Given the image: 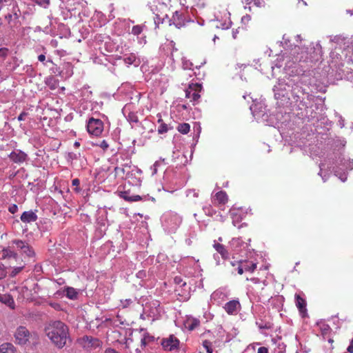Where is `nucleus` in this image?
<instances>
[{
    "instance_id": "obj_1",
    "label": "nucleus",
    "mask_w": 353,
    "mask_h": 353,
    "mask_svg": "<svg viewBox=\"0 0 353 353\" xmlns=\"http://www.w3.org/2000/svg\"><path fill=\"white\" fill-rule=\"evenodd\" d=\"M44 332L52 343L58 348L63 347L69 339L68 327L60 321L48 323L44 328Z\"/></svg>"
},
{
    "instance_id": "obj_2",
    "label": "nucleus",
    "mask_w": 353,
    "mask_h": 353,
    "mask_svg": "<svg viewBox=\"0 0 353 353\" xmlns=\"http://www.w3.org/2000/svg\"><path fill=\"white\" fill-rule=\"evenodd\" d=\"M37 336L36 332H31L23 325L17 327L14 332V339L16 344L26 345L30 342V340Z\"/></svg>"
},
{
    "instance_id": "obj_3",
    "label": "nucleus",
    "mask_w": 353,
    "mask_h": 353,
    "mask_svg": "<svg viewBox=\"0 0 353 353\" xmlns=\"http://www.w3.org/2000/svg\"><path fill=\"white\" fill-rule=\"evenodd\" d=\"M202 90V85L199 83H190L185 90V97L189 99L193 105L198 102L201 97L200 92Z\"/></svg>"
},
{
    "instance_id": "obj_4",
    "label": "nucleus",
    "mask_w": 353,
    "mask_h": 353,
    "mask_svg": "<svg viewBox=\"0 0 353 353\" xmlns=\"http://www.w3.org/2000/svg\"><path fill=\"white\" fill-rule=\"evenodd\" d=\"M180 341L173 334H170L168 337L163 339L161 345L166 351H175L179 348Z\"/></svg>"
},
{
    "instance_id": "obj_5",
    "label": "nucleus",
    "mask_w": 353,
    "mask_h": 353,
    "mask_svg": "<svg viewBox=\"0 0 353 353\" xmlns=\"http://www.w3.org/2000/svg\"><path fill=\"white\" fill-rule=\"evenodd\" d=\"M104 128L103 122L98 119L90 118V135L99 137Z\"/></svg>"
},
{
    "instance_id": "obj_6",
    "label": "nucleus",
    "mask_w": 353,
    "mask_h": 353,
    "mask_svg": "<svg viewBox=\"0 0 353 353\" xmlns=\"http://www.w3.org/2000/svg\"><path fill=\"white\" fill-rule=\"evenodd\" d=\"M12 243L17 246V248L21 251L22 254H25L28 257H33L34 251L32 248L26 242L19 239L12 241Z\"/></svg>"
},
{
    "instance_id": "obj_7",
    "label": "nucleus",
    "mask_w": 353,
    "mask_h": 353,
    "mask_svg": "<svg viewBox=\"0 0 353 353\" xmlns=\"http://www.w3.org/2000/svg\"><path fill=\"white\" fill-rule=\"evenodd\" d=\"M241 303L237 299L227 302L223 307L225 311L229 315H236L237 312L241 310Z\"/></svg>"
},
{
    "instance_id": "obj_8",
    "label": "nucleus",
    "mask_w": 353,
    "mask_h": 353,
    "mask_svg": "<svg viewBox=\"0 0 353 353\" xmlns=\"http://www.w3.org/2000/svg\"><path fill=\"white\" fill-rule=\"evenodd\" d=\"M170 25L173 24L176 28H180L185 25V18L181 13L176 11L173 13L171 19L168 21Z\"/></svg>"
},
{
    "instance_id": "obj_9",
    "label": "nucleus",
    "mask_w": 353,
    "mask_h": 353,
    "mask_svg": "<svg viewBox=\"0 0 353 353\" xmlns=\"http://www.w3.org/2000/svg\"><path fill=\"white\" fill-rule=\"evenodd\" d=\"M295 303L296 306L297 307L299 313L302 316V317H305L307 315V308H306V301L304 298H303L300 294H295Z\"/></svg>"
},
{
    "instance_id": "obj_10",
    "label": "nucleus",
    "mask_w": 353,
    "mask_h": 353,
    "mask_svg": "<svg viewBox=\"0 0 353 353\" xmlns=\"http://www.w3.org/2000/svg\"><path fill=\"white\" fill-rule=\"evenodd\" d=\"M27 157V154L21 150L13 151L9 155L10 160L16 163H21L24 162L26 160Z\"/></svg>"
},
{
    "instance_id": "obj_11",
    "label": "nucleus",
    "mask_w": 353,
    "mask_h": 353,
    "mask_svg": "<svg viewBox=\"0 0 353 353\" xmlns=\"http://www.w3.org/2000/svg\"><path fill=\"white\" fill-rule=\"evenodd\" d=\"M214 204L221 207L224 205L228 201V196L225 191L221 190L214 195Z\"/></svg>"
},
{
    "instance_id": "obj_12",
    "label": "nucleus",
    "mask_w": 353,
    "mask_h": 353,
    "mask_svg": "<svg viewBox=\"0 0 353 353\" xmlns=\"http://www.w3.org/2000/svg\"><path fill=\"white\" fill-rule=\"evenodd\" d=\"M1 259H17L18 258V254L14 252L10 247L3 248L0 252Z\"/></svg>"
},
{
    "instance_id": "obj_13",
    "label": "nucleus",
    "mask_w": 353,
    "mask_h": 353,
    "mask_svg": "<svg viewBox=\"0 0 353 353\" xmlns=\"http://www.w3.org/2000/svg\"><path fill=\"white\" fill-rule=\"evenodd\" d=\"M37 219V215L32 211H26L21 216V220L23 223L34 222Z\"/></svg>"
},
{
    "instance_id": "obj_14",
    "label": "nucleus",
    "mask_w": 353,
    "mask_h": 353,
    "mask_svg": "<svg viewBox=\"0 0 353 353\" xmlns=\"http://www.w3.org/2000/svg\"><path fill=\"white\" fill-rule=\"evenodd\" d=\"M0 353H17V350L12 343H4L0 345Z\"/></svg>"
},
{
    "instance_id": "obj_15",
    "label": "nucleus",
    "mask_w": 353,
    "mask_h": 353,
    "mask_svg": "<svg viewBox=\"0 0 353 353\" xmlns=\"http://www.w3.org/2000/svg\"><path fill=\"white\" fill-rule=\"evenodd\" d=\"M213 246L223 259H228L229 258V253L223 245L217 243H214Z\"/></svg>"
},
{
    "instance_id": "obj_16",
    "label": "nucleus",
    "mask_w": 353,
    "mask_h": 353,
    "mask_svg": "<svg viewBox=\"0 0 353 353\" xmlns=\"http://www.w3.org/2000/svg\"><path fill=\"white\" fill-rule=\"evenodd\" d=\"M239 263L243 265L244 272H253L256 268V264L252 261H240Z\"/></svg>"
},
{
    "instance_id": "obj_17",
    "label": "nucleus",
    "mask_w": 353,
    "mask_h": 353,
    "mask_svg": "<svg viewBox=\"0 0 353 353\" xmlns=\"http://www.w3.org/2000/svg\"><path fill=\"white\" fill-rule=\"evenodd\" d=\"M120 197L123 198L125 201L129 202L139 201L142 200V197L139 195L129 196L127 192H121Z\"/></svg>"
},
{
    "instance_id": "obj_18",
    "label": "nucleus",
    "mask_w": 353,
    "mask_h": 353,
    "mask_svg": "<svg viewBox=\"0 0 353 353\" xmlns=\"http://www.w3.org/2000/svg\"><path fill=\"white\" fill-rule=\"evenodd\" d=\"M0 301L12 309L14 307V299L8 294H0Z\"/></svg>"
},
{
    "instance_id": "obj_19",
    "label": "nucleus",
    "mask_w": 353,
    "mask_h": 353,
    "mask_svg": "<svg viewBox=\"0 0 353 353\" xmlns=\"http://www.w3.org/2000/svg\"><path fill=\"white\" fill-rule=\"evenodd\" d=\"M102 346V342L97 338L90 337V350H101Z\"/></svg>"
},
{
    "instance_id": "obj_20",
    "label": "nucleus",
    "mask_w": 353,
    "mask_h": 353,
    "mask_svg": "<svg viewBox=\"0 0 353 353\" xmlns=\"http://www.w3.org/2000/svg\"><path fill=\"white\" fill-rule=\"evenodd\" d=\"M46 85L51 90H55L59 87V81L54 77H49L46 81Z\"/></svg>"
},
{
    "instance_id": "obj_21",
    "label": "nucleus",
    "mask_w": 353,
    "mask_h": 353,
    "mask_svg": "<svg viewBox=\"0 0 353 353\" xmlns=\"http://www.w3.org/2000/svg\"><path fill=\"white\" fill-rule=\"evenodd\" d=\"M301 50V48L299 46H295L291 50L290 53L293 56L296 61H301L302 59L306 58V57H304L303 54L299 55V52Z\"/></svg>"
},
{
    "instance_id": "obj_22",
    "label": "nucleus",
    "mask_w": 353,
    "mask_h": 353,
    "mask_svg": "<svg viewBox=\"0 0 353 353\" xmlns=\"http://www.w3.org/2000/svg\"><path fill=\"white\" fill-rule=\"evenodd\" d=\"M154 337L150 336L148 333H144L143 337L141 339V344L142 347H145L150 343L153 342Z\"/></svg>"
},
{
    "instance_id": "obj_23",
    "label": "nucleus",
    "mask_w": 353,
    "mask_h": 353,
    "mask_svg": "<svg viewBox=\"0 0 353 353\" xmlns=\"http://www.w3.org/2000/svg\"><path fill=\"white\" fill-rule=\"evenodd\" d=\"M187 324H188V330H194L195 328H196L197 327L199 326L200 321L197 319L192 318V319H190L188 320Z\"/></svg>"
},
{
    "instance_id": "obj_24",
    "label": "nucleus",
    "mask_w": 353,
    "mask_h": 353,
    "mask_svg": "<svg viewBox=\"0 0 353 353\" xmlns=\"http://www.w3.org/2000/svg\"><path fill=\"white\" fill-rule=\"evenodd\" d=\"M190 126L189 123H183L177 126V130L181 134H186L190 132Z\"/></svg>"
},
{
    "instance_id": "obj_25",
    "label": "nucleus",
    "mask_w": 353,
    "mask_h": 353,
    "mask_svg": "<svg viewBox=\"0 0 353 353\" xmlns=\"http://www.w3.org/2000/svg\"><path fill=\"white\" fill-rule=\"evenodd\" d=\"M203 348L206 350L207 353H213L212 343L208 340H204L202 343Z\"/></svg>"
},
{
    "instance_id": "obj_26",
    "label": "nucleus",
    "mask_w": 353,
    "mask_h": 353,
    "mask_svg": "<svg viewBox=\"0 0 353 353\" xmlns=\"http://www.w3.org/2000/svg\"><path fill=\"white\" fill-rule=\"evenodd\" d=\"M66 296L70 299H74L77 298V292L73 288H69L66 290Z\"/></svg>"
},
{
    "instance_id": "obj_27",
    "label": "nucleus",
    "mask_w": 353,
    "mask_h": 353,
    "mask_svg": "<svg viewBox=\"0 0 353 353\" xmlns=\"http://www.w3.org/2000/svg\"><path fill=\"white\" fill-rule=\"evenodd\" d=\"M136 60V56L134 54H130L124 58V62L128 65H132Z\"/></svg>"
},
{
    "instance_id": "obj_28",
    "label": "nucleus",
    "mask_w": 353,
    "mask_h": 353,
    "mask_svg": "<svg viewBox=\"0 0 353 353\" xmlns=\"http://www.w3.org/2000/svg\"><path fill=\"white\" fill-rule=\"evenodd\" d=\"M168 131V125L165 123H161V124L158 128V133L163 134L166 133Z\"/></svg>"
},
{
    "instance_id": "obj_29",
    "label": "nucleus",
    "mask_w": 353,
    "mask_h": 353,
    "mask_svg": "<svg viewBox=\"0 0 353 353\" xmlns=\"http://www.w3.org/2000/svg\"><path fill=\"white\" fill-rule=\"evenodd\" d=\"M13 17L14 19L17 18V14L15 13L14 15H12L11 13L8 12L4 14L5 19L7 21L8 23H10Z\"/></svg>"
},
{
    "instance_id": "obj_30",
    "label": "nucleus",
    "mask_w": 353,
    "mask_h": 353,
    "mask_svg": "<svg viewBox=\"0 0 353 353\" xmlns=\"http://www.w3.org/2000/svg\"><path fill=\"white\" fill-rule=\"evenodd\" d=\"M8 49L6 48H0V57L4 60L8 54Z\"/></svg>"
},
{
    "instance_id": "obj_31",
    "label": "nucleus",
    "mask_w": 353,
    "mask_h": 353,
    "mask_svg": "<svg viewBox=\"0 0 353 353\" xmlns=\"http://www.w3.org/2000/svg\"><path fill=\"white\" fill-rule=\"evenodd\" d=\"M32 1H34L37 4L42 6L45 8L50 4V0H32Z\"/></svg>"
},
{
    "instance_id": "obj_32",
    "label": "nucleus",
    "mask_w": 353,
    "mask_h": 353,
    "mask_svg": "<svg viewBox=\"0 0 353 353\" xmlns=\"http://www.w3.org/2000/svg\"><path fill=\"white\" fill-rule=\"evenodd\" d=\"M72 184L73 186H75L74 190L77 192H79L80 191V189L79 188V185L80 184V181L78 179H74L72 180Z\"/></svg>"
},
{
    "instance_id": "obj_33",
    "label": "nucleus",
    "mask_w": 353,
    "mask_h": 353,
    "mask_svg": "<svg viewBox=\"0 0 353 353\" xmlns=\"http://www.w3.org/2000/svg\"><path fill=\"white\" fill-rule=\"evenodd\" d=\"M93 145H99L103 150H105L108 148V144L105 140L101 141L100 144L98 145L97 143H92Z\"/></svg>"
},
{
    "instance_id": "obj_34",
    "label": "nucleus",
    "mask_w": 353,
    "mask_h": 353,
    "mask_svg": "<svg viewBox=\"0 0 353 353\" xmlns=\"http://www.w3.org/2000/svg\"><path fill=\"white\" fill-rule=\"evenodd\" d=\"M8 210L10 213L14 214L18 210V206L16 204H12L9 207Z\"/></svg>"
},
{
    "instance_id": "obj_35",
    "label": "nucleus",
    "mask_w": 353,
    "mask_h": 353,
    "mask_svg": "<svg viewBox=\"0 0 353 353\" xmlns=\"http://www.w3.org/2000/svg\"><path fill=\"white\" fill-rule=\"evenodd\" d=\"M257 353H269V350L268 347L262 346L258 348Z\"/></svg>"
},
{
    "instance_id": "obj_36",
    "label": "nucleus",
    "mask_w": 353,
    "mask_h": 353,
    "mask_svg": "<svg viewBox=\"0 0 353 353\" xmlns=\"http://www.w3.org/2000/svg\"><path fill=\"white\" fill-rule=\"evenodd\" d=\"M87 340H88V336H84L82 339H79L78 342L82 346L85 347L84 343L86 342Z\"/></svg>"
},
{
    "instance_id": "obj_37",
    "label": "nucleus",
    "mask_w": 353,
    "mask_h": 353,
    "mask_svg": "<svg viewBox=\"0 0 353 353\" xmlns=\"http://www.w3.org/2000/svg\"><path fill=\"white\" fill-rule=\"evenodd\" d=\"M27 115H28V113H27V112H21V113L19 115V117H18V120H19V121H24V120H25V119H26V117H27Z\"/></svg>"
},
{
    "instance_id": "obj_38",
    "label": "nucleus",
    "mask_w": 353,
    "mask_h": 353,
    "mask_svg": "<svg viewBox=\"0 0 353 353\" xmlns=\"http://www.w3.org/2000/svg\"><path fill=\"white\" fill-rule=\"evenodd\" d=\"M23 267H17V268H14L12 272V275H16L18 273H19L21 270L23 269Z\"/></svg>"
},
{
    "instance_id": "obj_39",
    "label": "nucleus",
    "mask_w": 353,
    "mask_h": 353,
    "mask_svg": "<svg viewBox=\"0 0 353 353\" xmlns=\"http://www.w3.org/2000/svg\"><path fill=\"white\" fill-rule=\"evenodd\" d=\"M132 32L134 34H139L141 32V28L139 26H134L132 28Z\"/></svg>"
},
{
    "instance_id": "obj_40",
    "label": "nucleus",
    "mask_w": 353,
    "mask_h": 353,
    "mask_svg": "<svg viewBox=\"0 0 353 353\" xmlns=\"http://www.w3.org/2000/svg\"><path fill=\"white\" fill-rule=\"evenodd\" d=\"M347 351L350 353H353V339L351 340L350 344L347 348Z\"/></svg>"
},
{
    "instance_id": "obj_41",
    "label": "nucleus",
    "mask_w": 353,
    "mask_h": 353,
    "mask_svg": "<svg viewBox=\"0 0 353 353\" xmlns=\"http://www.w3.org/2000/svg\"><path fill=\"white\" fill-rule=\"evenodd\" d=\"M254 3L257 6H263L264 5V0H254Z\"/></svg>"
},
{
    "instance_id": "obj_42",
    "label": "nucleus",
    "mask_w": 353,
    "mask_h": 353,
    "mask_svg": "<svg viewBox=\"0 0 353 353\" xmlns=\"http://www.w3.org/2000/svg\"><path fill=\"white\" fill-rule=\"evenodd\" d=\"M237 272H238V274H243V273L244 272L243 265L241 263H239V267L237 268Z\"/></svg>"
},
{
    "instance_id": "obj_43",
    "label": "nucleus",
    "mask_w": 353,
    "mask_h": 353,
    "mask_svg": "<svg viewBox=\"0 0 353 353\" xmlns=\"http://www.w3.org/2000/svg\"><path fill=\"white\" fill-rule=\"evenodd\" d=\"M207 209L208 210V212L207 213L208 215L212 216L215 213V210H213L212 208L209 207Z\"/></svg>"
},
{
    "instance_id": "obj_44",
    "label": "nucleus",
    "mask_w": 353,
    "mask_h": 353,
    "mask_svg": "<svg viewBox=\"0 0 353 353\" xmlns=\"http://www.w3.org/2000/svg\"><path fill=\"white\" fill-rule=\"evenodd\" d=\"M38 59L41 62H43L46 60V56L44 54H40L38 57Z\"/></svg>"
},
{
    "instance_id": "obj_45",
    "label": "nucleus",
    "mask_w": 353,
    "mask_h": 353,
    "mask_svg": "<svg viewBox=\"0 0 353 353\" xmlns=\"http://www.w3.org/2000/svg\"><path fill=\"white\" fill-rule=\"evenodd\" d=\"M105 353H119L115 350L112 348H108L105 351Z\"/></svg>"
},
{
    "instance_id": "obj_46",
    "label": "nucleus",
    "mask_w": 353,
    "mask_h": 353,
    "mask_svg": "<svg viewBox=\"0 0 353 353\" xmlns=\"http://www.w3.org/2000/svg\"><path fill=\"white\" fill-rule=\"evenodd\" d=\"M157 117H159L158 119V123H160V125L161 124V123H163V119L161 118V114H157Z\"/></svg>"
},
{
    "instance_id": "obj_47",
    "label": "nucleus",
    "mask_w": 353,
    "mask_h": 353,
    "mask_svg": "<svg viewBox=\"0 0 353 353\" xmlns=\"http://www.w3.org/2000/svg\"><path fill=\"white\" fill-rule=\"evenodd\" d=\"M157 18H159V19H162V22L163 23L164 21H165V18L164 17H161L159 14H157Z\"/></svg>"
},
{
    "instance_id": "obj_48",
    "label": "nucleus",
    "mask_w": 353,
    "mask_h": 353,
    "mask_svg": "<svg viewBox=\"0 0 353 353\" xmlns=\"http://www.w3.org/2000/svg\"><path fill=\"white\" fill-rule=\"evenodd\" d=\"M4 9H5L4 6H1L0 7V12H1V11H4Z\"/></svg>"
},
{
    "instance_id": "obj_49",
    "label": "nucleus",
    "mask_w": 353,
    "mask_h": 353,
    "mask_svg": "<svg viewBox=\"0 0 353 353\" xmlns=\"http://www.w3.org/2000/svg\"><path fill=\"white\" fill-rule=\"evenodd\" d=\"M79 145H80V144H79V142L76 141V142L74 143V146H76V147H79Z\"/></svg>"
},
{
    "instance_id": "obj_50",
    "label": "nucleus",
    "mask_w": 353,
    "mask_h": 353,
    "mask_svg": "<svg viewBox=\"0 0 353 353\" xmlns=\"http://www.w3.org/2000/svg\"><path fill=\"white\" fill-rule=\"evenodd\" d=\"M85 128H86L87 131L88 132V121H86Z\"/></svg>"
},
{
    "instance_id": "obj_51",
    "label": "nucleus",
    "mask_w": 353,
    "mask_h": 353,
    "mask_svg": "<svg viewBox=\"0 0 353 353\" xmlns=\"http://www.w3.org/2000/svg\"><path fill=\"white\" fill-rule=\"evenodd\" d=\"M258 280V279L256 278H253V279H251V281H254V282H256Z\"/></svg>"
},
{
    "instance_id": "obj_52",
    "label": "nucleus",
    "mask_w": 353,
    "mask_h": 353,
    "mask_svg": "<svg viewBox=\"0 0 353 353\" xmlns=\"http://www.w3.org/2000/svg\"><path fill=\"white\" fill-rule=\"evenodd\" d=\"M179 280H180V279H179V278H177V277H176V278L174 279V281H175L176 282H177V283H178V282H179Z\"/></svg>"
},
{
    "instance_id": "obj_53",
    "label": "nucleus",
    "mask_w": 353,
    "mask_h": 353,
    "mask_svg": "<svg viewBox=\"0 0 353 353\" xmlns=\"http://www.w3.org/2000/svg\"><path fill=\"white\" fill-rule=\"evenodd\" d=\"M6 0H0V3H3V1H5Z\"/></svg>"
},
{
    "instance_id": "obj_54",
    "label": "nucleus",
    "mask_w": 353,
    "mask_h": 353,
    "mask_svg": "<svg viewBox=\"0 0 353 353\" xmlns=\"http://www.w3.org/2000/svg\"><path fill=\"white\" fill-rule=\"evenodd\" d=\"M232 265H234V263L233 262H231Z\"/></svg>"
}]
</instances>
